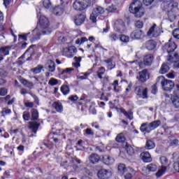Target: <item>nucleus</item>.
<instances>
[{"label":"nucleus","mask_w":179,"mask_h":179,"mask_svg":"<svg viewBox=\"0 0 179 179\" xmlns=\"http://www.w3.org/2000/svg\"><path fill=\"white\" fill-rule=\"evenodd\" d=\"M37 17L39 20V25L33 30V33H37L38 36L41 34H50L51 31L48 29L50 26V22L48 18L44 15H41V13H37Z\"/></svg>","instance_id":"obj_1"},{"label":"nucleus","mask_w":179,"mask_h":179,"mask_svg":"<svg viewBox=\"0 0 179 179\" xmlns=\"http://www.w3.org/2000/svg\"><path fill=\"white\" fill-rule=\"evenodd\" d=\"M129 10L137 18H141L145 15V9L142 7V2L139 0L131 2L129 5Z\"/></svg>","instance_id":"obj_2"},{"label":"nucleus","mask_w":179,"mask_h":179,"mask_svg":"<svg viewBox=\"0 0 179 179\" xmlns=\"http://www.w3.org/2000/svg\"><path fill=\"white\" fill-rule=\"evenodd\" d=\"M105 12L106 10H104V8L100 6H96L93 8L90 16V20L92 22V23H96L97 17H99V16H101V15H104Z\"/></svg>","instance_id":"obj_3"},{"label":"nucleus","mask_w":179,"mask_h":179,"mask_svg":"<svg viewBox=\"0 0 179 179\" xmlns=\"http://www.w3.org/2000/svg\"><path fill=\"white\" fill-rule=\"evenodd\" d=\"M162 164L161 169L156 173L157 177H162L163 174L167 171V166H169V159L165 156H162L159 158Z\"/></svg>","instance_id":"obj_4"},{"label":"nucleus","mask_w":179,"mask_h":179,"mask_svg":"<svg viewBox=\"0 0 179 179\" xmlns=\"http://www.w3.org/2000/svg\"><path fill=\"white\" fill-rule=\"evenodd\" d=\"M134 93H136L138 99H148V88H143L141 85H138L135 87Z\"/></svg>","instance_id":"obj_5"},{"label":"nucleus","mask_w":179,"mask_h":179,"mask_svg":"<svg viewBox=\"0 0 179 179\" xmlns=\"http://www.w3.org/2000/svg\"><path fill=\"white\" fill-rule=\"evenodd\" d=\"M90 5L89 1H83L82 0H76L73 3V8L75 10H84Z\"/></svg>","instance_id":"obj_6"},{"label":"nucleus","mask_w":179,"mask_h":179,"mask_svg":"<svg viewBox=\"0 0 179 179\" xmlns=\"http://www.w3.org/2000/svg\"><path fill=\"white\" fill-rule=\"evenodd\" d=\"M68 9V2H63L59 6H57L53 9V13L56 16H61L64 12Z\"/></svg>","instance_id":"obj_7"},{"label":"nucleus","mask_w":179,"mask_h":179,"mask_svg":"<svg viewBox=\"0 0 179 179\" xmlns=\"http://www.w3.org/2000/svg\"><path fill=\"white\" fill-rule=\"evenodd\" d=\"M112 176L113 173L108 169H102L97 172V177L99 179H110Z\"/></svg>","instance_id":"obj_8"},{"label":"nucleus","mask_w":179,"mask_h":179,"mask_svg":"<svg viewBox=\"0 0 179 179\" xmlns=\"http://www.w3.org/2000/svg\"><path fill=\"white\" fill-rule=\"evenodd\" d=\"M115 31L118 33H124L125 31V23L122 20H117L114 24Z\"/></svg>","instance_id":"obj_9"},{"label":"nucleus","mask_w":179,"mask_h":179,"mask_svg":"<svg viewBox=\"0 0 179 179\" xmlns=\"http://www.w3.org/2000/svg\"><path fill=\"white\" fill-rule=\"evenodd\" d=\"M136 79H138L141 83H145V82L149 79V72H148V69H143L138 72V76L136 77Z\"/></svg>","instance_id":"obj_10"},{"label":"nucleus","mask_w":179,"mask_h":179,"mask_svg":"<svg viewBox=\"0 0 179 179\" xmlns=\"http://www.w3.org/2000/svg\"><path fill=\"white\" fill-rule=\"evenodd\" d=\"M176 48H177V45H176V43L174 42H169L165 44L163 47L164 51H166L169 55H170V54H173Z\"/></svg>","instance_id":"obj_11"},{"label":"nucleus","mask_w":179,"mask_h":179,"mask_svg":"<svg viewBox=\"0 0 179 179\" xmlns=\"http://www.w3.org/2000/svg\"><path fill=\"white\" fill-rule=\"evenodd\" d=\"M130 36L133 40H142L145 37V34L141 29H136L131 33Z\"/></svg>","instance_id":"obj_12"},{"label":"nucleus","mask_w":179,"mask_h":179,"mask_svg":"<svg viewBox=\"0 0 179 179\" xmlns=\"http://www.w3.org/2000/svg\"><path fill=\"white\" fill-rule=\"evenodd\" d=\"M175 84L173 81L170 80H165L164 83L162 84V89L165 92H170L174 88Z\"/></svg>","instance_id":"obj_13"},{"label":"nucleus","mask_w":179,"mask_h":179,"mask_svg":"<svg viewBox=\"0 0 179 179\" xmlns=\"http://www.w3.org/2000/svg\"><path fill=\"white\" fill-rule=\"evenodd\" d=\"M144 48H146L148 51H153L156 48L157 43L153 40H149L146 41L143 45Z\"/></svg>","instance_id":"obj_14"},{"label":"nucleus","mask_w":179,"mask_h":179,"mask_svg":"<svg viewBox=\"0 0 179 179\" xmlns=\"http://www.w3.org/2000/svg\"><path fill=\"white\" fill-rule=\"evenodd\" d=\"M85 20H86V15L85 14L77 15L74 18V22L76 26H81V24L85 23Z\"/></svg>","instance_id":"obj_15"},{"label":"nucleus","mask_w":179,"mask_h":179,"mask_svg":"<svg viewBox=\"0 0 179 179\" xmlns=\"http://www.w3.org/2000/svg\"><path fill=\"white\" fill-rule=\"evenodd\" d=\"M123 174L124 175V179H132L134 176L136 174V171L131 168V166H129L127 167V171Z\"/></svg>","instance_id":"obj_16"},{"label":"nucleus","mask_w":179,"mask_h":179,"mask_svg":"<svg viewBox=\"0 0 179 179\" xmlns=\"http://www.w3.org/2000/svg\"><path fill=\"white\" fill-rule=\"evenodd\" d=\"M140 156L144 163H150L152 162V156L148 151L141 152Z\"/></svg>","instance_id":"obj_17"},{"label":"nucleus","mask_w":179,"mask_h":179,"mask_svg":"<svg viewBox=\"0 0 179 179\" xmlns=\"http://www.w3.org/2000/svg\"><path fill=\"white\" fill-rule=\"evenodd\" d=\"M154 58L155 57L152 54L146 55L145 56H144L143 57L144 65H145L146 66H150V65H152V62H153Z\"/></svg>","instance_id":"obj_18"},{"label":"nucleus","mask_w":179,"mask_h":179,"mask_svg":"<svg viewBox=\"0 0 179 179\" xmlns=\"http://www.w3.org/2000/svg\"><path fill=\"white\" fill-rule=\"evenodd\" d=\"M45 68L48 69L49 72H55V62L52 60H48Z\"/></svg>","instance_id":"obj_19"},{"label":"nucleus","mask_w":179,"mask_h":179,"mask_svg":"<svg viewBox=\"0 0 179 179\" xmlns=\"http://www.w3.org/2000/svg\"><path fill=\"white\" fill-rule=\"evenodd\" d=\"M167 61L171 62V64H173L174 62H178L179 61V55L178 53H171L169 55V58L167 59Z\"/></svg>","instance_id":"obj_20"},{"label":"nucleus","mask_w":179,"mask_h":179,"mask_svg":"<svg viewBox=\"0 0 179 179\" xmlns=\"http://www.w3.org/2000/svg\"><path fill=\"white\" fill-rule=\"evenodd\" d=\"M29 129H31L34 134H37V131H38V127H40V123L37 122H29Z\"/></svg>","instance_id":"obj_21"},{"label":"nucleus","mask_w":179,"mask_h":179,"mask_svg":"<svg viewBox=\"0 0 179 179\" xmlns=\"http://www.w3.org/2000/svg\"><path fill=\"white\" fill-rule=\"evenodd\" d=\"M162 124V122L160 120H155L150 124H148V128L150 131H153L154 129H156V128H158V127H160Z\"/></svg>","instance_id":"obj_22"},{"label":"nucleus","mask_w":179,"mask_h":179,"mask_svg":"<svg viewBox=\"0 0 179 179\" xmlns=\"http://www.w3.org/2000/svg\"><path fill=\"white\" fill-rule=\"evenodd\" d=\"M102 162L104 164L110 166V164H113L114 163V158L108 155H103L102 157Z\"/></svg>","instance_id":"obj_23"},{"label":"nucleus","mask_w":179,"mask_h":179,"mask_svg":"<svg viewBox=\"0 0 179 179\" xmlns=\"http://www.w3.org/2000/svg\"><path fill=\"white\" fill-rule=\"evenodd\" d=\"M156 24H153L152 27L150 28L148 31L147 32V36L149 37H157L159 36V34L155 31V29H156Z\"/></svg>","instance_id":"obj_24"},{"label":"nucleus","mask_w":179,"mask_h":179,"mask_svg":"<svg viewBox=\"0 0 179 179\" xmlns=\"http://www.w3.org/2000/svg\"><path fill=\"white\" fill-rule=\"evenodd\" d=\"M89 159L90 163H92V164H96V163L100 162V156H99L97 154H91Z\"/></svg>","instance_id":"obj_25"},{"label":"nucleus","mask_w":179,"mask_h":179,"mask_svg":"<svg viewBox=\"0 0 179 179\" xmlns=\"http://www.w3.org/2000/svg\"><path fill=\"white\" fill-rule=\"evenodd\" d=\"M34 47H36V45H31L26 51L25 52L18 58V62H17V64L20 66L22 65H23V64H24V62H23V60L24 58V55H26V52H29V51H30V50H31V48H33Z\"/></svg>","instance_id":"obj_26"},{"label":"nucleus","mask_w":179,"mask_h":179,"mask_svg":"<svg viewBox=\"0 0 179 179\" xmlns=\"http://www.w3.org/2000/svg\"><path fill=\"white\" fill-rule=\"evenodd\" d=\"M52 107L55 108L57 113H62V111H64V108L62 107V103L61 102H54L52 103Z\"/></svg>","instance_id":"obj_27"},{"label":"nucleus","mask_w":179,"mask_h":179,"mask_svg":"<svg viewBox=\"0 0 179 179\" xmlns=\"http://www.w3.org/2000/svg\"><path fill=\"white\" fill-rule=\"evenodd\" d=\"M120 112L122 113V114H124V115H125V117H127V118L129 120H134V114L132 112H131V110L127 112L125 109L121 108Z\"/></svg>","instance_id":"obj_28"},{"label":"nucleus","mask_w":179,"mask_h":179,"mask_svg":"<svg viewBox=\"0 0 179 179\" xmlns=\"http://www.w3.org/2000/svg\"><path fill=\"white\" fill-rule=\"evenodd\" d=\"M20 82L22 83V85H24V86L30 90L33 89V86H34V84L32 82H30L26 79H21Z\"/></svg>","instance_id":"obj_29"},{"label":"nucleus","mask_w":179,"mask_h":179,"mask_svg":"<svg viewBox=\"0 0 179 179\" xmlns=\"http://www.w3.org/2000/svg\"><path fill=\"white\" fill-rule=\"evenodd\" d=\"M169 71H170V67L169 65H167V64L164 63L159 69V73L164 75V73H167Z\"/></svg>","instance_id":"obj_30"},{"label":"nucleus","mask_w":179,"mask_h":179,"mask_svg":"<svg viewBox=\"0 0 179 179\" xmlns=\"http://www.w3.org/2000/svg\"><path fill=\"white\" fill-rule=\"evenodd\" d=\"M113 61V57H110V58H109V59H108L104 60V62H105L106 64H107L108 68L110 70H111V69L115 68V64Z\"/></svg>","instance_id":"obj_31"},{"label":"nucleus","mask_w":179,"mask_h":179,"mask_svg":"<svg viewBox=\"0 0 179 179\" xmlns=\"http://www.w3.org/2000/svg\"><path fill=\"white\" fill-rule=\"evenodd\" d=\"M156 145L152 140H148L145 144V149L150 150V149H155Z\"/></svg>","instance_id":"obj_32"},{"label":"nucleus","mask_w":179,"mask_h":179,"mask_svg":"<svg viewBox=\"0 0 179 179\" xmlns=\"http://www.w3.org/2000/svg\"><path fill=\"white\" fill-rule=\"evenodd\" d=\"M31 121H37L38 120V110L37 109H31Z\"/></svg>","instance_id":"obj_33"},{"label":"nucleus","mask_w":179,"mask_h":179,"mask_svg":"<svg viewBox=\"0 0 179 179\" xmlns=\"http://www.w3.org/2000/svg\"><path fill=\"white\" fill-rule=\"evenodd\" d=\"M140 129L141 132H150V130L149 129V123H143L140 127Z\"/></svg>","instance_id":"obj_34"},{"label":"nucleus","mask_w":179,"mask_h":179,"mask_svg":"<svg viewBox=\"0 0 179 179\" xmlns=\"http://www.w3.org/2000/svg\"><path fill=\"white\" fill-rule=\"evenodd\" d=\"M171 101L175 108H179V97L178 96H174L171 98Z\"/></svg>","instance_id":"obj_35"},{"label":"nucleus","mask_w":179,"mask_h":179,"mask_svg":"<svg viewBox=\"0 0 179 179\" xmlns=\"http://www.w3.org/2000/svg\"><path fill=\"white\" fill-rule=\"evenodd\" d=\"M9 50H10V46H4L0 48V54L3 55H9Z\"/></svg>","instance_id":"obj_36"},{"label":"nucleus","mask_w":179,"mask_h":179,"mask_svg":"<svg viewBox=\"0 0 179 179\" xmlns=\"http://www.w3.org/2000/svg\"><path fill=\"white\" fill-rule=\"evenodd\" d=\"M43 68L44 66H43V65L39 64L36 67L31 69V71L34 74L41 73Z\"/></svg>","instance_id":"obj_37"},{"label":"nucleus","mask_w":179,"mask_h":179,"mask_svg":"<svg viewBox=\"0 0 179 179\" xmlns=\"http://www.w3.org/2000/svg\"><path fill=\"white\" fill-rule=\"evenodd\" d=\"M167 16H168L169 20H170V22H174V20H176V17H177L176 16V14H174V12H173V10H168Z\"/></svg>","instance_id":"obj_38"},{"label":"nucleus","mask_w":179,"mask_h":179,"mask_svg":"<svg viewBox=\"0 0 179 179\" xmlns=\"http://www.w3.org/2000/svg\"><path fill=\"white\" fill-rule=\"evenodd\" d=\"M60 90L64 96L69 94L70 90L68 85H62L60 88Z\"/></svg>","instance_id":"obj_39"},{"label":"nucleus","mask_w":179,"mask_h":179,"mask_svg":"<svg viewBox=\"0 0 179 179\" xmlns=\"http://www.w3.org/2000/svg\"><path fill=\"white\" fill-rule=\"evenodd\" d=\"M147 170H148V171L155 172L157 170V165H156L155 164H149L147 166Z\"/></svg>","instance_id":"obj_40"},{"label":"nucleus","mask_w":179,"mask_h":179,"mask_svg":"<svg viewBox=\"0 0 179 179\" xmlns=\"http://www.w3.org/2000/svg\"><path fill=\"white\" fill-rule=\"evenodd\" d=\"M115 140L117 142H119L120 143L125 142V136H124V134L121 133V134H118L116 136Z\"/></svg>","instance_id":"obj_41"},{"label":"nucleus","mask_w":179,"mask_h":179,"mask_svg":"<svg viewBox=\"0 0 179 179\" xmlns=\"http://www.w3.org/2000/svg\"><path fill=\"white\" fill-rule=\"evenodd\" d=\"M109 38L112 42L117 41V40L120 38V35L115 33H112L109 34Z\"/></svg>","instance_id":"obj_42"},{"label":"nucleus","mask_w":179,"mask_h":179,"mask_svg":"<svg viewBox=\"0 0 179 179\" xmlns=\"http://www.w3.org/2000/svg\"><path fill=\"white\" fill-rule=\"evenodd\" d=\"M107 10H108V12H110V13L118 12V9L117 8V6H115L114 4H112V5L109 6L107 8Z\"/></svg>","instance_id":"obj_43"},{"label":"nucleus","mask_w":179,"mask_h":179,"mask_svg":"<svg viewBox=\"0 0 179 179\" xmlns=\"http://www.w3.org/2000/svg\"><path fill=\"white\" fill-rule=\"evenodd\" d=\"M128 170V167L125 166V164H120L118 166V171H120L122 174H125V172Z\"/></svg>","instance_id":"obj_44"},{"label":"nucleus","mask_w":179,"mask_h":179,"mask_svg":"<svg viewBox=\"0 0 179 179\" xmlns=\"http://www.w3.org/2000/svg\"><path fill=\"white\" fill-rule=\"evenodd\" d=\"M119 38L122 43H128L129 41V36L124 34L119 35Z\"/></svg>","instance_id":"obj_45"},{"label":"nucleus","mask_w":179,"mask_h":179,"mask_svg":"<svg viewBox=\"0 0 179 179\" xmlns=\"http://www.w3.org/2000/svg\"><path fill=\"white\" fill-rule=\"evenodd\" d=\"M126 150L128 155H129L130 156L134 155L135 152V150H134V148H132V146L131 145H129L128 144L126 145Z\"/></svg>","instance_id":"obj_46"},{"label":"nucleus","mask_w":179,"mask_h":179,"mask_svg":"<svg viewBox=\"0 0 179 179\" xmlns=\"http://www.w3.org/2000/svg\"><path fill=\"white\" fill-rule=\"evenodd\" d=\"M178 144L179 140L178 138L170 140L169 146H173L175 148L176 146H178Z\"/></svg>","instance_id":"obj_47"},{"label":"nucleus","mask_w":179,"mask_h":179,"mask_svg":"<svg viewBox=\"0 0 179 179\" xmlns=\"http://www.w3.org/2000/svg\"><path fill=\"white\" fill-rule=\"evenodd\" d=\"M112 86L113 87V91L115 93H118L120 92V89H118V80H115L113 83Z\"/></svg>","instance_id":"obj_48"},{"label":"nucleus","mask_w":179,"mask_h":179,"mask_svg":"<svg viewBox=\"0 0 179 179\" xmlns=\"http://www.w3.org/2000/svg\"><path fill=\"white\" fill-rule=\"evenodd\" d=\"M166 79L163 76H160L157 77V83L155 85H157V83H160L162 86H163V83L165 82Z\"/></svg>","instance_id":"obj_49"},{"label":"nucleus","mask_w":179,"mask_h":179,"mask_svg":"<svg viewBox=\"0 0 179 179\" xmlns=\"http://www.w3.org/2000/svg\"><path fill=\"white\" fill-rule=\"evenodd\" d=\"M64 51H68L69 52L76 54V52H78V49H76L75 46H71L69 48H66Z\"/></svg>","instance_id":"obj_50"},{"label":"nucleus","mask_w":179,"mask_h":179,"mask_svg":"<svg viewBox=\"0 0 179 179\" xmlns=\"http://www.w3.org/2000/svg\"><path fill=\"white\" fill-rule=\"evenodd\" d=\"M43 5L45 9H50L51 8V1L50 0H43Z\"/></svg>","instance_id":"obj_51"},{"label":"nucleus","mask_w":179,"mask_h":179,"mask_svg":"<svg viewBox=\"0 0 179 179\" xmlns=\"http://www.w3.org/2000/svg\"><path fill=\"white\" fill-rule=\"evenodd\" d=\"M22 118L24 121H29L30 120V113L27 111L23 112Z\"/></svg>","instance_id":"obj_52"},{"label":"nucleus","mask_w":179,"mask_h":179,"mask_svg":"<svg viewBox=\"0 0 179 179\" xmlns=\"http://www.w3.org/2000/svg\"><path fill=\"white\" fill-rule=\"evenodd\" d=\"M167 4L171 8H177V6H178V3L174 2V0L168 1Z\"/></svg>","instance_id":"obj_53"},{"label":"nucleus","mask_w":179,"mask_h":179,"mask_svg":"<svg viewBox=\"0 0 179 179\" xmlns=\"http://www.w3.org/2000/svg\"><path fill=\"white\" fill-rule=\"evenodd\" d=\"M12 113V110L9 108H3L2 111L1 112V114H2L3 117H5V114H10Z\"/></svg>","instance_id":"obj_54"},{"label":"nucleus","mask_w":179,"mask_h":179,"mask_svg":"<svg viewBox=\"0 0 179 179\" xmlns=\"http://www.w3.org/2000/svg\"><path fill=\"white\" fill-rule=\"evenodd\" d=\"M8 94V90L6 87L0 88V96H6Z\"/></svg>","instance_id":"obj_55"},{"label":"nucleus","mask_w":179,"mask_h":179,"mask_svg":"<svg viewBox=\"0 0 179 179\" xmlns=\"http://www.w3.org/2000/svg\"><path fill=\"white\" fill-rule=\"evenodd\" d=\"M85 132L87 135H91L92 136H93V135H94V131H93V130L90 128H87L85 130Z\"/></svg>","instance_id":"obj_56"},{"label":"nucleus","mask_w":179,"mask_h":179,"mask_svg":"<svg viewBox=\"0 0 179 179\" xmlns=\"http://www.w3.org/2000/svg\"><path fill=\"white\" fill-rule=\"evenodd\" d=\"M135 26L136 27H137V29H142V27H143V22L142 21H137L135 23Z\"/></svg>","instance_id":"obj_57"},{"label":"nucleus","mask_w":179,"mask_h":179,"mask_svg":"<svg viewBox=\"0 0 179 179\" xmlns=\"http://www.w3.org/2000/svg\"><path fill=\"white\" fill-rule=\"evenodd\" d=\"M143 2L145 6H149L150 5H152L153 2H155V0H143Z\"/></svg>","instance_id":"obj_58"},{"label":"nucleus","mask_w":179,"mask_h":179,"mask_svg":"<svg viewBox=\"0 0 179 179\" xmlns=\"http://www.w3.org/2000/svg\"><path fill=\"white\" fill-rule=\"evenodd\" d=\"M78 99H79V97H78L76 95H71L69 97V100H70V101H73V103L76 101Z\"/></svg>","instance_id":"obj_59"},{"label":"nucleus","mask_w":179,"mask_h":179,"mask_svg":"<svg viewBox=\"0 0 179 179\" xmlns=\"http://www.w3.org/2000/svg\"><path fill=\"white\" fill-rule=\"evenodd\" d=\"M58 83V80L56 79L52 78L50 80H49V85L51 86H55Z\"/></svg>","instance_id":"obj_60"},{"label":"nucleus","mask_w":179,"mask_h":179,"mask_svg":"<svg viewBox=\"0 0 179 179\" xmlns=\"http://www.w3.org/2000/svg\"><path fill=\"white\" fill-rule=\"evenodd\" d=\"M72 71H73V69L67 68V69L62 71V75H64V73H71V72H72Z\"/></svg>","instance_id":"obj_61"},{"label":"nucleus","mask_w":179,"mask_h":179,"mask_svg":"<svg viewBox=\"0 0 179 179\" xmlns=\"http://www.w3.org/2000/svg\"><path fill=\"white\" fill-rule=\"evenodd\" d=\"M25 107H29V108H33L34 107V103L33 102H26L24 103Z\"/></svg>","instance_id":"obj_62"},{"label":"nucleus","mask_w":179,"mask_h":179,"mask_svg":"<svg viewBox=\"0 0 179 179\" xmlns=\"http://www.w3.org/2000/svg\"><path fill=\"white\" fill-rule=\"evenodd\" d=\"M104 72H106V69L104 67L99 68L97 74L98 75H104Z\"/></svg>","instance_id":"obj_63"},{"label":"nucleus","mask_w":179,"mask_h":179,"mask_svg":"<svg viewBox=\"0 0 179 179\" xmlns=\"http://www.w3.org/2000/svg\"><path fill=\"white\" fill-rule=\"evenodd\" d=\"M157 84H155L154 85L152 86V93L153 94H156L157 92V87H156Z\"/></svg>","instance_id":"obj_64"}]
</instances>
